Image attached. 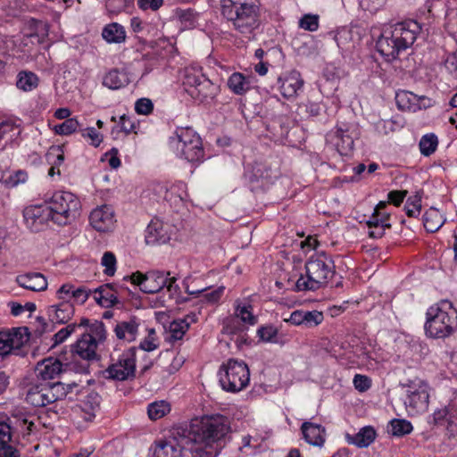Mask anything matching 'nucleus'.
Wrapping results in <instances>:
<instances>
[{"label": "nucleus", "mask_w": 457, "mask_h": 457, "mask_svg": "<svg viewBox=\"0 0 457 457\" xmlns=\"http://www.w3.org/2000/svg\"><path fill=\"white\" fill-rule=\"evenodd\" d=\"M229 431L228 418L220 414L194 420L189 430H184L191 442V457H217Z\"/></svg>", "instance_id": "obj_1"}, {"label": "nucleus", "mask_w": 457, "mask_h": 457, "mask_svg": "<svg viewBox=\"0 0 457 457\" xmlns=\"http://www.w3.org/2000/svg\"><path fill=\"white\" fill-rule=\"evenodd\" d=\"M420 30L421 27L416 21L399 22L382 32L376 47L386 61L395 60L402 51L413 45Z\"/></svg>", "instance_id": "obj_2"}, {"label": "nucleus", "mask_w": 457, "mask_h": 457, "mask_svg": "<svg viewBox=\"0 0 457 457\" xmlns=\"http://www.w3.org/2000/svg\"><path fill=\"white\" fill-rule=\"evenodd\" d=\"M220 11L231 27L246 37L261 24L260 7L253 0H220Z\"/></svg>", "instance_id": "obj_3"}, {"label": "nucleus", "mask_w": 457, "mask_h": 457, "mask_svg": "<svg viewBox=\"0 0 457 457\" xmlns=\"http://www.w3.org/2000/svg\"><path fill=\"white\" fill-rule=\"evenodd\" d=\"M305 275L295 282L296 291H315L326 287L336 273L332 258L325 252L314 253L305 262Z\"/></svg>", "instance_id": "obj_4"}, {"label": "nucleus", "mask_w": 457, "mask_h": 457, "mask_svg": "<svg viewBox=\"0 0 457 457\" xmlns=\"http://www.w3.org/2000/svg\"><path fill=\"white\" fill-rule=\"evenodd\" d=\"M426 335L432 338H445L457 329V309L448 300L430 306L426 312Z\"/></svg>", "instance_id": "obj_5"}, {"label": "nucleus", "mask_w": 457, "mask_h": 457, "mask_svg": "<svg viewBox=\"0 0 457 457\" xmlns=\"http://www.w3.org/2000/svg\"><path fill=\"white\" fill-rule=\"evenodd\" d=\"M46 204L51 212V220L60 226L73 221L79 215L81 208L79 199L68 191L54 192Z\"/></svg>", "instance_id": "obj_6"}, {"label": "nucleus", "mask_w": 457, "mask_h": 457, "mask_svg": "<svg viewBox=\"0 0 457 457\" xmlns=\"http://www.w3.org/2000/svg\"><path fill=\"white\" fill-rule=\"evenodd\" d=\"M76 384L65 385L61 382H36L29 386L26 401L35 407H44L62 400L71 392Z\"/></svg>", "instance_id": "obj_7"}, {"label": "nucleus", "mask_w": 457, "mask_h": 457, "mask_svg": "<svg viewBox=\"0 0 457 457\" xmlns=\"http://www.w3.org/2000/svg\"><path fill=\"white\" fill-rule=\"evenodd\" d=\"M170 145L177 156L187 162H201L204 159L201 137L189 128L177 129L175 137L170 139Z\"/></svg>", "instance_id": "obj_8"}, {"label": "nucleus", "mask_w": 457, "mask_h": 457, "mask_svg": "<svg viewBox=\"0 0 457 457\" xmlns=\"http://www.w3.org/2000/svg\"><path fill=\"white\" fill-rule=\"evenodd\" d=\"M218 377L223 390L237 393L248 386L250 371L244 361L229 359L220 367Z\"/></svg>", "instance_id": "obj_9"}, {"label": "nucleus", "mask_w": 457, "mask_h": 457, "mask_svg": "<svg viewBox=\"0 0 457 457\" xmlns=\"http://www.w3.org/2000/svg\"><path fill=\"white\" fill-rule=\"evenodd\" d=\"M136 353L137 349L130 347L122 352L117 359L112 358V363L102 371L103 378L115 381L133 378L136 372Z\"/></svg>", "instance_id": "obj_10"}, {"label": "nucleus", "mask_w": 457, "mask_h": 457, "mask_svg": "<svg viewBox=\"0 0 457 457\" xmlns=\"http://www.w3.org/2000/svg\"><path fill=\"white\" fill-rule=\"evenodd\" d=\"M190 443L184 431H178L169 439L156 443L153 457H185L187 453L191 455Z\"/></svg>", "instance_id": "obj_11"}, {"label": "nucleus", "mask_w": 457, "mask_h": 457, "mask_svg": "<svg viewBox=\"0 0 457 457\" xmlns=\"http://www.w3.org/2000/svg\"><path fill=\"white\" fill-rule=\"evenodd\" d=\"M406 398L404 404L411 415L424 412L428 406V391L427 384L419 381L412 382L406 386Z\"/></svg>", "instance_id": "obj_12"}, {"label": "nucleus", "mask_w": 457, "mask_h": 457, "mask_svg": "<svg viewBox=\"0 0 457 457\" xmlns=\"http://www.w3.org/2000/svg\"><path fill=\"white\" fill-rule=\"evenodd\" d=\"M162 271H149L143 274L139 271L129 277L132 284L138 286L140 290L145 294H155L162 290L168 282V276Z\"/></svg>", "instance_id": "obj_13"}, {"label": "nucleus", "mask_w": 457, "mask_h": 457, "mask_svg": "<svg viewBox=\"0 0 457 457\" xmlns=\"http://www.w3.org/2000/svg\"><path fill=\"white\" fill-rule=\"evenodd\" d=\"M326 143L335 149L339 155L348 156L353 150V132L349 128H336L326 135Z\"/></svg>", "instance_id": "obj_14"}, {"label": "nucleus", "mask_w": 457, "mask_h": 457, "mask_svg": "<svg viewBox=\"0 0 457 457\" xmlns=\"http://www.w3.org/2000/svg\"><path fill=\"white\" fill-rule=\"evenodd\" d=\"M26 331V328L0 331V355L5 356L13 351H19L29 341V334Z\"/></svg>", "instance_id": "obj_15"}, {"label": "nucleus", "mask_w": 457, "mask_h": 457, "mask_svg": "<svg viewBox=\"0 0 457 457\" xmlns=\"http://www.w3.org/2000/svg\"><path fill=\"white\" fill-rule=\"evenodd\" d=\"M23 218L26 226L33 232H38L51 220V212L45 205L28 206L23 211Z\"/></svg>", "instance_id": "obj_16"}, {"label": "nucleus", "mask_w": 457, "mask_h": 457, "mask_svg": "<svg viewBox=\"0 0 457 457\" xmlns=\"http://www.w3.org/2000/svg\"><path fill=\"white\" fill-rule=\"evenodd\" d=\"M89 222L97 231L106 232L111 230L116 222L113 208L107 204L95 208L90 212Z\"/></svg>", "instance_id": "obj_17"}, {"label": "nucleus", "mask_w": 457, "mask_h": 457, "mask_svg": "<svg viewBox=\"0 0 457 457\" xmlns=\"http://www.w3.org/2000/svg\"><path fill=\"white\" fill-rule=\"evenodd\" d=\"M278 89L285 98L297 96L303 86V80L297 71H291L278 78Z\"/></svg>", "instance_id": "obj_18"}, {"label": "nucleus", "mask_w": 457, "mask_h": 457, "mask_svg": "<svg viewBox=\"0 0 457 457\" xmlns=\"http://www.w3.org/2000/svg\"><path fill=\"white\" fill-rule=\"evenodd\" d=\"M62 362L56 358H46L38 362L35 369L36 378L38 382H51L59 377L62 371Z\"/></svg>", "instance_id": "obj_19"}, {"label": "nucleus", "mask_w": 457, "mask_h": 457, "mask_svg": "<svg viewBox=\"0 0 457 457\" xmlns=\"http://www.w3.org/2000/svg\"><path fill=\"white\" fill-rule=\"evenodd\" d=\"M170 239V227L160 220H153L145 229L147 245H161Z\"/></svg>", "instance_id": "obj_20"}, {"label": "nucleus", "mask_w": 457, "mask_h": 457, "mask_svg": "<svg viewBox=\"0 0 457 457\" xmlns=\"http://www.w3.org/2000/svg\"><path fill=\"white\" fill-rule=\"evenodd\" d=\"M97 346L92 341L91 337L82 334L81 337L71 346V355L74 359L79 357L87 361L96 360Z\"/></svg>", "instance_id": "obj_21"}, {"label": "nucleus", "mask_w": 457, "mask_h": 457, "mask_svg": "<svg viewBox=\"0 0 457 457\" xmlns=\"http://www.w3.org/2000/svg\"><path fill=\"white\" fill-rule=\"evenodd\" d=\"M15 281L20 287L34 292L45 291L48 285L46 277L38 272L18 275Z\"/></svg>", "instance_id": "obj_22"}, {"label": "nucleus", "mask_w": 457, "mask_h": 457, "mask_svg": "<svg viewBox=\"0 0 457 457\" xmlns=\"http://www.w3.org/2000/svg\"><path fill=\"white\" fill-rule=\"evenodd\" d=\"M253 76L233 72L228 79L227 86L233 94L243 96L253 87Z\"/></svg>", "instance_id": "obj_23"}, {"label": "nucleus", "mask_w": 457, "mask_h": 457, "mask_svg": "<svg viewBox=\"0 0 457 457\" xmlns=\"http://www.w3.org/2000/svg\"><path fill=\"white\" fill-rule=\"evenodd\" d=\"M305 441L314 446L321 447L326 440L325 428L320 424L305 421L301 426Z\"/></svg>", "instance_id": "obj_24"}, {"label": "nucleus", "mask_w": 457, "mask_h": 457, "mask_svg": "<svg viewBox=\"0 0 457 457\" xmlns=\"http://www.w3.org/2000/svg\"><path fill=\"white\" fill-rule=\"evenodd\" d=\"M186 291L188 295H195L199 298L201 303L212 305L220 300L224 294L225 287L220 286L216 288L204 287L191 289L189 286H187Z\"/></svg>", "instance_id": "obj_25"}, {"label": "nucleus", "mask_w": 457, "mask_h": 457, "mask_svg": "<svg viewBox=\"0 0 457 457\" xmlns=\"http://www.w3.org/2000/svg\"><path fill=\"white\" fill-rule=\"evenodd\" d=\"M196 321V314L192 313L187 315L185 319L173 320L167 331V339L170 342H177L183 338L188 330L190 324Z\"/></svg>", "instance_id": "obj_26"}, {"label": "nucleus", "mask_w": 457, "mask_h": 457, "mask_svg": "<svg viewBox=\"0 0 457 457\" xmlns=\"http://www.w3.org/2000/svg\"><path fill=\"white\" fill-rule=\"evenodd\" d=\"M218 92L219 87L205 77L196 87L191 89L188 95L195 100L204 103L213 100Z\"/></svg>", "instance_id": "obj_27"}, {"label": "nucleus", "mask_w": 457, "mask_h": 457, "mask_svg": "<svg viewBox=\"0 0 457 457\" xmlns=\"http://www.w3.org/2000/svg\"><path fill=\"white\" fill-rule=\"evenodd\" d=\"M47 313L53 322L63 324L68 322L74 314V306L70 302H61L48 307Z\"/></svg>", "instance_id": "obj_28"}, {"label": "nucleus", "mask_w": 457, "mask_h": 457, "mask_svg": "<svg viewBox=\"0 0 457 457\" xmlns=\"http://www.w3.org/2000/svg\"><path fill=\"white\" fill-rule=\"evenodd\" d=\"M376 431L370 427L367 426L360 429V431L354 435H346V441L350 445H353L359 448H364L370 445L376 438Z\"/></svg>", "instance_id": "obj_29"}, {"label": "nucleus", "mask_w": 457, "mask_h": 457, "mask_svg": "<svg viewBox=\"0 0 457 457\" xmlns=\"http://www.w3.org/2000/svg\"><path fill=\"white\" fill-rule=\"evenodd\" d=\"M116 337L120 340L132 342L138 333V323L136 320L118 322L114 328Z\"/></svg>", "instance_id": "obj_30"}, {"label": "nucleus", "mask_w": 457, "mask_h": 457, "mask_svg": "<svg viewBox=\"0 0 457 457\" xmlns=\"http://www.w3.org/2000/svg\"><path fill=\"white\" fill-rule=\"evenodd\" d=\"M205 77L201 67L193 65L186 67L182 81L185 91L189 94L191 89L196 87Z\"/></svg>", "instance_id": "obj_31"}, {"label": "nucleus", "mask_w": 457, "mask_h": 457, "mask_svg": "<svg viewBox=\"0 0 457 457\" xmlns=\"http://www.w3.org/2000/svg\"><path fill=\"white\" fill-rule=\"evenodd\" d=\"M129 82L127 73L117 69L108 71L103 79V85L112 90L120 89L127 86Z\"/></svg>", "instance_id": "obj_32"}, {"label": "nucleus", "mask_w": 457, "mask_h": 457, "mask_svg": "<svg viewBox=\"0 0 457 457\" xmlns=\"http://www.w3.org/2000/svg\"><path fill=\"white\" fill-rule=\"evenodd\" d=\"M102 36L108 43L120 44L126 40L125 29L117 22L106 25L102 31Z\"/></svg>", "instance_id": "obj_33"}, {"label": "nucleus", "mask_w": 457, "mask_h": 457, "mask_svg": "<svg viewBox=\"0 0 457 457\" xmlns=\"http://www.w3.org/2000/svg\"><path fill=\"white\" fill-rule=\"evenodd\" d=\"M445 220L440 212L436 208H429L423 215V225L429 233L437 231L445 223Z\"/></svg>", "instance_id": "obj_34"}, {"label": "nucleus", "mask_w": 457, "mask_h": 457, "mask_svg": "<svg viewBox=\"0 0 457 457\" xmlns=\"http://www.w3.org/2000/svg\"><path fill=\"white\" fill-rule=\"evenodd\" d=\"M93 294L96 302L103 307L112 306L118 302L113 288L109 285L99 287Z\"/></svg>", "instance_id": "obj_35"}, {"label": "nucleus", "mask_w": 457, "mask_h": 457, "mask_svg": "<svg viewBox=\"0 0 457 457\" xmlns=\"http://www.w3.org/2000/svg\"><path fill=\"white\" fill-rule=\"evenodd\" d=\"M38 78L31 71H21L17 77V87L23 91H31L37 87Z\"/></svg>", "instance_id": "obj_36"}, {"label": "nucleus", "mask_w": 457, "mask_h": 457, "mask_svg": "<svg viewBox=\"0 0 457 457\" xmlns=\"http://www.w3.org/2000/svg\"><path fill=\"white\" fill-rule=\"evenodd\" d=\"M86 336L91 337L93 342L98 345L104 342L106 337V330L102 321L95 320L90 324L89 328L84 333Z\"/></svg>", "instance_id": "obj_37"}, {"label": "nucleus", "mask_w": 457, "mask_h": 457, "mask_svg": "<svg viewBox=\"0 0 457 457\" xmlns=\"http://www.w3.org/2000/svg\"><path fill=\"white\" fill-rule=\"evenodd\" d=\"M438 139L437 137L433 134H426L420 140V150L424 156L431 155L437 147Z\"/></svg>", "instance_id": "obj_38"}, {"label": "nucleus", "mask_w": 457, "mask_h": 457, "mask_svg": "<svg viewBox=\"0 0 457 457\" xmlns=\"http://www.w3.org/2000/svg\"><path fill=\"white\" fill-rule=\"evenodd\" d=\"M170 411V404L165 401L154 402L148 405L147 413L152 420L164 417Z\"/></svg>", "instance_id": "obj_39"}, {"label": "nucleus", "mask_w": 457, "mask_h": 457, "mask_svg": "<svg viewBox=\"0 0 457 457\" xmlns=\"http://www.w3.org/2000/svg\"><path fill=\"white\" fill-rule=\"evenodd\" d=\"M391 433L395 436H403L412 431V425L406 420L395 419L390 421Z\"/></svg>", "instance_id": "obj_40"}, {"label": "nucleus", "mask_w": 457, "mask_h": 457, "mask_svg": "<svg viewBox=\"0 0 457 457\" xmlns=\"http://www.w3.org/2000/svg\"><path fill=\"white\" fill-rule=\"evenodd\" d=\"M253 175L257 179H261L264 180L266 183H271L275 179H277L279 175L278 170L271 169L270 166L266 165H257L253 170Z\"/></svg>", "instance_id": "obj_41"}, {"label": "nucleus", "mask_w": 457, "mask_h": 457, "mask_svg": "<svg viewBox=\"0 0 457 457\" xmlns=\"http://www.w3.org/2000/svg\"><path fill=\"white\" fill-rule=\"evenodd\" d=\"M252 307L248 305L237 304L236 308V319H239L243 323L246 325H254L257 321L256 317L251 311Z\"/></svg>", "instance_id": "obj_42"}, {"label": "nucleus", "mask_w": 457, "mask_h": 457, "mask_svg": "<svg viewBox=\"0 0 457 457\" xmlns=\"http://www.w3.org/2000/svg\"><path fill=\"white\" fill-rule=\"evenodd\" d=\"M79 127V123L75 118L65 120L61 124L54 126V130L56 134L62 136H68L75 132Z\"/></svg>", "instance_id": "obj_43"}, {"label": "nucleus", "mask_w": 457, "mask_h": 457, "mask_svg": "<svg viewBox=\"0 0 457 457\" xmlns=\"http://www.w3.org/2000/svg\"><path fill=\"white\" fill-rule=\"evenodd\" d=\"M324 320L323 313L319 311H303V326L311 328L322 323Z\"/></svg>", "instance_id": "obj_44"}, {"label": "nucleus", "mask_w": 457, "mask_h": 457, "mask_svg": "<svg viewBox=\"0 0 457 457\" xmlns=\"http://www.w3.org/2000/svg\"><path fill=\"white\" fill-rule=\"evenodd\" d=\"M453 404L455 403H449L446 407L435 411L431 416L430 422L436 426H443L445 421L448 422V418H450V412H452L453 409Z\"/></svg>", "instance_id": "obj_45"}, {"label": "nucleus", "mask_w": 457, "mask_h": 457, "mask_svg": "<svg viewBox=\"0 0 457 457\" xmlns=\"http://www.w3.org/2000/svg\"><path fill=\"white\" fill-rule=\"evenodd\" d=\"M413 95L408 91H399L395 94V103L399 110L411 111L413 108Z\"/></svg>", "instance_id": "obj_46"}, {"label": "nucleus", "mask_w": 457, "mask_h": 457, "mask_svg": "<svg viewBox=\"0 0 457 457\" xmlns=\"http://www.w3.org/2000/svg\"><path fill=\"white\" fill-rule=\"evenodd\" d=\"M404 210L409 217H417L421 211V197L418 195L411 196L407 199Z\"/></svg>", "instance_id": "obj_47"}, {"label": "nucleus", "mask_w": 457, "mask_h": 457, "mask_svg": "<svg viewBox=\"0 0 457 457\" xmlns=\"http://www.w3.org/2000/svg\"><path fill=\"white\" fill-rule=\"evenodd\" d=\"M80 133L81 137L86 140H89V144L95 147L99 146L103 142V135L93 127L81 129Z\"/></svg>", "instance_id": "obj_48"}, {"label": "nucleus", "mask_w": 457, "mask_h": 457, "mask_svg": "<svg viewBox=\"0 0 457 457\" xmlns=\"http://www.w3.org/2000/svg\"><path fill=\"white\" fill-rule=\"evenodd\" d=\"M116 257L112 252H105L102 257L101 264L104 267V273L113 276L116 271Z\"/></svg>", "instance_id": "obj_49"}, {"label": "nucleus", "mask_w": 457, "mask_h": 457, "mask_svg": "<svg viewBox=\"0 0 457 457\" xmlns=\"http://www.w3.org/2000/svg\"><path fill=\"white\" fill-rule=\"evenodd\" d=\"M105 5L111 14H118L129 8L132 4L129 0H107Z\"/></svg>", "instance_id": "obj_50"}, {"label": "nucleus", "mask_w": 457, "mask_h": 457, "mask_svg": "<svg viewBox=\"0 0 457 457\" xmlns=\"http://www.w3.org/2000/svg\"><path fill=\"white\" fill-rule=\"evenodd\" d=\"M101 397L97 393H89L82 402V408L87 412H94L100 404Z\"/></svg>", "instance_id": "obj_51"}, {"label": "nucleus", "mask_w": 457, "mask_h": 457, "mask_svg": "<svg viewBox=\"0 0 457 457\" xmlns=\"http://www.w3.org/2000/svg\"><path fill=\"white\" fill-rule=\"evenodd\" d=\"M299 27L308 31H316L319 29V17L312 14H305L299 21Z\"/></svg>", "instance_id": "obj_52"}, {"label": "nucleus", "mask_w": 457, "mask_h": 457, "mask_svg": "<svg viewBox=\"0 0 457 457\" xmlns=\"http://www.w3.org/2000/svg\"><path fill=\"white\" fill-rule=\"evenodd\" d=\"M76 323H71L67 325L65 328L60 329L53 337L54 345L63 343L71 334H73L76 331Z\"/></svg>", "instance_id": "obj_53"}, {"label": "nucleus", "mask_w": 457, "mask_h": 457, "mask_svg": "<svg viewBox=\"0 0 457 457\" xmlns=\"http://www.w3.org/2000/svg\"><path fill=\"white\" fill-rule=\"evenodd\" d=\"M158 347L156 334L154 328L149 330L147 337H145L139 345L141 350L151 352Z\"/></svg>", "instance_id": "obj_54"}, {"label": "nucleus", "mask_w": 457, "mask_h": 457, "mask_svg": "<svg viewBox=\"0 0 457 457\" xmlns=\"http://www.w3.org/2000/svg\"><path fill=\"white\" fill-rule=\"evenodd\" d=\"M75 287L70 283L63 284L57 291L56 296L62 302H70L73 299Z\"/></svg>", "instance_id": "obj_55"}, {"label": "nucleus", "mask_w": 457, "mask_h": 457, "mask_svg": "<svg viewBox=\"0 0 457 457\" xmlns=\"http://www.w3.org/2000/svg\"><path fill=\"white\" fill-rule=\"evenodd\" d=\"M28 179V174L24 170H17L13 174H11L5 179L4 183L7 187H14L21 183L26 182Z\"/></svg>", "instance_id": "obj_56"}, {"label": "nucleus", "mask_w": 457, "mask_h": 457, "mask_svg": "<svg viewBox=\"0 0 457 457\" xmlns=\"http://www.w3.org/2000/svg\"><path fill=\"white\" fill-rule=\"evenodd\" d=\"M258 336L262 341L275 342L278 335V329L273 326L261 327L257 331Z\"/></svg>", "instance_id": "obj_57"}, {"label": "nucleus", "mask_w": 457, "mask_h": 457, "mask_svg": "<svg viewBox=\"0 0 457 457\" xmlns=\"http://www.w3.org/2000/svg\"><path fill=\"white\" fill-rule=\"evenodd\" d=\"M154 104L148 98H140L135 104V111L138 114L148 115L153 112Z\"/></svg>", "instance_id": "obj_58"}, {"label": "nucleus", "mask_w": 457, "mask_h": 457, "mask_svg": "<svg viewBox=\"0 0 457 457\" xmlns=\"http://www.w3.org/2000/svg\"><path fill=\"white\" fill-rule=\"evenodd\" d=\"M353 383L354 387L360 392L367 391L371 386L370 379L367 376L361 374H356L353 377Z\"/></svg>", "instance_id": "obj_59"}, {"label": "nucleus", "mask_w": 457, "mask_h": 457, "mask_svg": "<svg viewBox=\"0 0 457 457\" xmlns=\"http://www.w3.org/2000/svg\"><path fill=\"white\" fill-rule=\"evenodd\" d=\"M447 433L450 436H457V404H453V409L452 412H450V418H448V422L446 426Z\"/></svg>", "instance_id": "obj_60"}, {"label": "nucleus", "mask_w": 457, "mask_h": 457, "mask_svg": "<svg viewBox=\"0 0 457 457\" xmlns=\"http://www.w3.org/2000/svg\"><path fill=\"white\" fill-rule=\"evenodd\" d=\"M167 354L171 355V361L169 367L167 368V370L169 373L172 374L181 368V366L184 364L186 361V358L184 355L179 353L174 354L173 353H170Z\"/></svg>", "instance_id": "obj_61"}, {"label": "nucleus", "mask_w": 457, "mask_h": 457, "mask_svg": "<svg viewBox=\"0 0 457 457\" xmlns=\"http://www.w3.org/2000/svg\"><path fill=\"white\" fill-rule=\"evenodd\" d=\"M12 428L6 422H0V445L12 443Z\"/></svg>", "instance_id": "obj_62"}, {"label": "nucleus", "mask_w": 457, "mask_h": 457, "mask_svg": "<svg viewBox=\"0 0 457 457\" xmlns=\"http://www.w3.org/2000/svg\"><path fill=\"white\" fill-rule=\"evenodd\" d=\"M120 130L128 135L130 132L134 131L136 128V123L130 117L123 114L120 118Z\"/></svg>", "instance_id": "obj_63"}, {"label": "nucleus", "mask_w": 457, "mask_h": 457, "mask_svg": "<svg viewBox=\"0 0 457 457\" xmlns=\"http://www.w3.org/2000/svg\"><path fill=\"white\" fill-rule=\"evenodd\" d=\"M0 457H20V453L12 443H7L0 445Z\"/></svg>", "instance_id": "obj_64"}]
</instances>
